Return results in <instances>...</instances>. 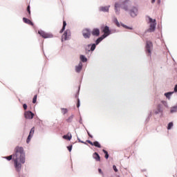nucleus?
Masks as SVG:
<instances>
[{"label":"nucleus","instance_id":"1","mask_svg":"<svg viewBox=\"0 0 177 177\" xmlns=\"http://www.w3.org/2000/svg\"><path fill=\"white\" fill-rule=\"evenodd\" d=\"M13 161L16 171L20 172V171H21V164L26 162V153H24V149H23V147H17L15 149Z\"/></svg>","mask_w":177,"mask_h":177},{"label":"nucleus","instance_id":"19","mask_svg":"<svg viewBox=\"0 0 177 177\" xmlns=\"http://www.w3.org/2000/svg\"><path fill=\"white\" fill-rule=\"evenodd\" d=\"M174 95V92H168L165 93V96L169 100L171 99V96Z\"/></svg>","mask_w":177,"mask_h":177},{"label":"nucleus","instance_id":"45","mask_svg":"<svg viewBox=\"0 0 177 177\" xmlns=\"http://www.w3.org/2000/svg\"><path fill=\"white\" fill-rule=\"evenodd\" d=\"M77 140L80 143H81V142H82V140H81V139H80L79 138H77Z\"/></svg>","mask_w":177,"mask_h":177},{"label":"nucleus","instance_id":"44","mask_svg":"<svg viewBox=\"0 0 177 177\" xmlns=\"http://www.w3.org/2000/svg\"><path fill=\"white\" fill-rule=\"evenodd\" d=\"M98 172H100V174H103V172L102 171V169H99Z\"/></svg>","mask_w":177,"mask_h":177},{"label":"nucleus","instance_id":"46","mask_svg":"<svg viewBox=\"0 0 177 177\" xmlns=\"http://www.w3.org/2000/svg\"><path fill=\"white\" fill-rule=\"evenodd\" d=\"M81 143H83L84 145H86V142L82 141Z\"/></svg>","mask_w":177,"mask_h":177},{"label":"nucleus","instance_id":"7","mask_svg":"<svg viewBox=\"0 0 177 177\" xmlns=\"http://www.w3.org/2000/svg\"><path fill=\"white\" fill-rule=\"evenodd\" d=\"M102 32H104V35H102V37H104V38H106V37H109L110 35V28L109 26H106L103 30Z\"/></svg>","mask_w":177,"mask_h":177},{"label":"nucleus","instance_id":"41","mask_svg":"<svg viewBox=\"0 0 177 177\" xmlns=\"http://www.w3.org/2000/svg\"><path fill=\"white\" fill-rule=\"evenodd\" d=\"M87 133L90 138H93V136L89 133V131H87Z\"/></svg>","mask_w":177,"mask_h":177},{"label":"nucleus","instance_id":"32","mask_svg":"<svg viewBox=\"0 0 177 177\" xmlns=\"http://www.w3.org/2000/svg\"><path fill=\"white\" fill-rule=\"evenodd\" d=\"M113 171H115V172H118V169H117V166L116 165H113Z\"/></svg>","mask_w":177,"mask_h":177},{"label":"nucleus","instance_id":"31","mask_svg":"<svg viewBox=\"0 0 177 177\" xmlns=\"http://www.w3.org/2000/svg\"><path fill=\"white\" fill-rule=\"evenodd\" d=\"M122 26L124 28H127V30H132V28L127 26V25H124V24H122Z\"/></svg>","mask_w":177,"mask_h":177},{"label":"nucleus","instance_id":"5","mask_svg":"<svg viewBox=\"0 0 177 177\" xmlns=\"http://www.w3.org/2000/svg\"><path fill=\"white\" fill-rule=\"evenodd\" d=\"M146 53H149V56L151 55V50H153V43L150 41H147L146 42Z\"/></svg>","mask_w":177,"mask_h":177},{"label":"nucleus","instance_id":"49","mask_svg":"<svg viewBox=\"0 0 177 177\" xmlns=\"http://www.w3.org/2000/svg\"><path fill=\"white\" fill-rule=\"evenodd\" d=\"M158 3H160L161 2V1L158 0Z\"/></svg>","mask_w":177,"mask_h":177},{"label":"nucleus","instance_id":"21","mask_svg":"<svg viewBox=\"0 0 177 177\" xmlns=\"http://www.w3.org/2000/svg\"><path fill=\"white\" fill-rule=\"evenodd\" d=\"M66 26H67V23L66 22V21H63V27L62 28V30L59 31L60 34H62L63 32V31H64V30H66Z\"/></svg>","mask_w":177,"mask_h":177},{"label":"nucleus","instance_id":"18","mask_svg":"<svg viewBox=\"0 0 177 177\" xmlns=\"http://www.w3.org/2000/svg\"><path fill=\"white\" fill-rule=\"evenodd\" d=\"M104 36H101L100 37H99L96 41H95V45H99V44H100V42H102V41H103V39H104Z\"/></svg>","mask_w":177,"mask_h":177},{"label":"nucleus","instance_id":"33","mask_svg":"<svg viewBox=\"0 0 177 177\" xmlns=\"http://www.w3.org/2000/svg\"><path fill=\"white\" fill-rule=\"evenodd\" d=\"M32 103H37V95H35L32 100Z\"/></svg>","mask_w":177,"mask_h":177},{"label":"nucleus","instance_id":"14","mask_svg":"<svg viewBox=\"0 0 177 177\" xmlns=\"http://www.w3.org/2000/svg\"><path fill=\"white\" fill-rule=\"evenodd\" d=\"M81 70H82V62H80L78 66H75L76 73H80Z\"/></svg>","mask_w":177,"mask_h":177},{"label":"nucleus","instance_id":"43","mask_svg":"<svg viewBox=\"0 0 177 177\" xmlns=\"http://www.w3.org/2000/svg\"><path fill=\"white\" fill-rule=\"evenodd\" d=\"M105 158L107 160V158H109V153H106V155H105Z\"/></svg>","mask_w":177,"mask_h":177},{"label":"nucleus","instance_id":"17","mask_svg":"<svg viewBox=\"0 0 177 177\" xmlns=\"http://www.w3.org/2000/svg\"><path fill=\"white\" fill-rule=\"evenodd\" d=\"M110 9V6H104V7H100V10L101 12H109V10Z\"/></svg>","mask_w":177,"mask_h":177},{"label":"nucleus","instance_id":"28","mask_svg":"<svg viewBox=\"0 0 177 177\" xmlns=\"http://www.w3.org/2000/svg\"><path fill=\"white\" fill-rule=\"evenodd\" d=\"M61 110H62V114H66V113L68 111L67 109H64V108H62Z\"/></svg>","mask_w":177,"mask_h":177},{"label":"nucleus","instance_id":"27","mask_svg":"<svg viewBox=\"0 0 177 177\" xmlns=\"http://www.w3.org/2000/svg\"><path fill=\"white\" fill-rule=\"evenodd\" d=\"M170 111H171V113H176V111H177V106H175L172 107Z\"/></svg>","mask_w":177,"mask_h":177},{"label":"nucleus","instance_id":"36","mask_svg":"<svg viewBox=\"0 0 177 177\" xmlns=\"http://www.w3.org/2000/svg\"><path fill=\"white\" fill-rule=\"evenodd\" d=\"M86 142L87 143H89V145H91V146H93V142H92L91 140H87Z\"/></svg>","mask_w":177,"mask_h":177},{"label":"nucleus","instance_id":"12","mask_svg":"<svg viewBox=\"0 0 177 177\" xmlns=\"http://www.w3.org/2000/svg\"><path fill=\"white\" fill-rule=\"evenodd\" d=\"M95 49H96V44H88L86 47V50H87L88 52H93V50H95Z\"/></svg>","mask_w":177,"mask_h":177},{"label":"nucleus","instance_id":"20","mask_svg":"<svg viewBox=\"0 0 177 177\" xmlns=\"http://www.w3.org/2000/svg\"><path fill=\"white\" fill-rule=\"evenodd\" d=\"M160 113H162V108L161 107V105H158L157 110L155 111L156 114H158Z\"/></svg>","mask_w":177,"mask_h":177},{"label":"nucleus","instance_id":"6","mask_svg":"<svg viewBox=\"0 0 177 177\" xmlns=\"http://www.w3.org/2000/svg\"><path fill=\"white\" fill-rule=\"evenodd\" d=\"M70 38H71V31L68 29L62 35V41H68Z\"/></svg>","mask_w":177,"mask_h":177},{"label":"nucleus","instance_id":"37","mask_svg":"<svg viewBox=\"0 0 177 177\" xmlns=\"http://www.w3.org/2000/svg\"><path fill=\"white\" fill-rule=\"evenodd\" d=\"M27 10H28V13H29V15H30V14L31 13V11L30 10V6H28Z\"/></svg>","mask_w":177,"mask_h":177},{"label":"nucleus","instance_id":"8","mask_svg":"<svg viewBox=\"0 0 177 177\" xmlns=\"http://www.w3.org/2000/svg\"><path fill=\"white\" fill-rule=\"evenodd\" d=\"M82 35H83L84 38H85V39L91 38V30L88 28H86V29L83 30Z\"/></svg>","mask_w":177,"mask_h":177},{"label":"nucleus","instance_id":"48","mask_svg":"<svg viewBox=\"0 0 177 177\" xmlns=\"http://www.w3.org/2000/svg\"><path fill=\"white\" fill-rule=\"evenodd\" d=\"M154 2H156V0H152L151 3H154Z\"/></svg>","mask_w":177,"mask_h":177},{"label":"nucleus","instance_id":"30","mask_svg":"<svg viewBox=\"0 0 177 177\" xmlns=\"http://www.w3.org/2000/svg\"><path fill=\"white\" fill-rule=\"evenodd\" d=\"M5 158H6V160H8V161H10V160H12V158L13 160V155H10L9 156H7Z\"/></svg>","mask_w":177,"mask_h":177},{"label":"nucleus","instance_id":"38","mask_svg":"<svg viewBox=\"0 0 177 177\" xmlns=\"http://www.w3.org/2000/svg\"><path fill=\"white\" fill-rule=\"evenodd\" d=\"M23 107L24 110H27V105L26 104H24Z\"/></svg>","mask_w":177,"mask_h":177},{"label":"nucleus","instance_id":"25","mask_svg":"<svg viewBox=\"0 0 177 177\" xmlns=\"http://www.w3.org/2000/svg\"><path fill=\"white\" fill-rule=\"evenodd\" d=\"M72 138H73V136H71V134H70V136L65 135V136H63L64 139H68V140H71Z\"/></svg>","mask_w":177,"mask_h":177},{"label":"nucleus","instance_id":"10","mask_svg":"<svg viewBox=\"0 0 177 177\" xmlns=\"http://www.w3.org/2000/svg\"><path fill=\"white\" fill-rule=\"evenodd\" d=\"M24 115L27 120H32L34 118V113L30 111L25 112Z\"/></svg>","mask_w":177,"mask_h":177},{"label":"nucleus","instance_id":"9","mask_svg":"<svg viewBox=\"0 0 177 177\" xmlns=\"http://www.w3.org/2000/svg\"><path fill=\"white\" fill-rule=\"evenodd\" d=\"M38 32L43 38H52L53 37L51 34L46 33L44 30H39Z\"/></svg>","mask_w":177,"mask_h":177},{"label":"nucleus","instance_id":"3","mask_svg":"<svg viewBox=\"0 0 177 177\" xmlns=\"http://www.w3.org/2000/svg\"><path fill=\"white\" fill-rule=\"evenodd\" d=\"M148 23L150 26L149 28L147 30V32H154L156 31V26H157V23L156 22V19L148 17Z\"/></svg>","mask_w":177,"mask_h":177},{"label":"nucleus","instance_id":"26","mask_svg":"<svg viewBox=\"0 0 177 177\" xmlns=\"http://www.w3.org/2000/svg\"><path fill=\"white\" fill-rule=\"evenodd\" d=\"M113 21L115 23L118 27L120 26V22H118V19H117V17H113Z\"/></svg>","mask_w":177,"mask_h":177},{"label":"nucleus","instance_id":"42","mask_svg":"<svg viewBox=\"0 0 177 177\" xmlns=\"http://www.w3.org/2000/svg\"><path fill=\"white\" fill-rule=\"evenodd\" d=\"M174 92H177V84L174 87Z\"/></svg>","mask_w":177,"mask_h":177},{"label":"nucleus","instance_id":"35","mask_svg":"<svg viewBox=\"0 0 177 177\" xmlns=\"http://www.w3.org/2000/svg\"><path fill=\"white\" fill-rule=\"evenodd\" d=\"M67 149H68V151H71V150H73V145H71L70 147H67Z\"/></svg>","mask_w":177,"mask_h":177},{"label":"nucleus","instance_id":"24","mask_svg":"<svg viewBox=\"0 0 177 177\" xmlns=\"http://www.w3.org/2000/svg\"><path fill=\"white\" fill-rule=\"evenodd\" d=\"M80 60H82L83 63H85L88 61V59H86V57L84 55H80Z\"/></svg>","mask_w":177,"mask_h":177},{"label":"nucleus","instance_id":"29","mask_svg":"<svg viewBox=\"0 0 177 177\" xmlns=\"http://www.w3.org/2000/svg\"><path fill=\"white\" fill-rule=\"evenodd\" d=\"M172 127H174V123L172 122H171L168 124L167 129H171V128H172Z\"/></svg>","mask_w":177,"mask_h":177},{"label":"nucleus","instance_id":"11","mask_svg":"<svg viewBox=\"0 0 177 177\" xmlns=\"http://www.w3.org/2000/svg\"><path fill=\"white\" fill-rule=\"evenodd\" d=\"M34 132H35V128L32 127L26 140V143H30V140H31V138H32Z\"/></svg>","mask_w":177,"mask_h":177},{"label":"nucleus","instance_id":"34","mask_svg":"<svg viewBox=\"0 0 177 177\" xmlns=\"http://www.w3.org/2000/svg\"><path fill=\"white\" fill-rule=\"evenodd\" d=\"M162 104H164L165 107H168V103L167 102L163 101Z\"/></svg>","mask_w":177,"mask_h":177},{"label":"nucleus","instance_id":"22","mask_svg":"<svg viewBox=\"0 0 177 177\" xmlns=\"http://www.w3.org/2000/svg\"><path fill=\"white\" fill-rule=\"evenodd\" d=\"M93 146L98 147V149H100V147H102V145H100V143H99V142L97 141H95L94 142H93Z\"/></svg>","mask_w":177,"mask_h":177},{"label":"nucleus","instance_id":"15","mask_svg":"<svg viewBox=\"0 0 177 177\" xmlns=\"http://www.w3.org/2000/svg\"><path fill=\"white\" fill-rule=\"evenodd\" d=\"M93 159L96 161H100V156H99V153L97 152H95L93 155Z\"/></svg>","mask_w":177,"mask_h":177},{"label":"nucleus","instance_id":"16","mask_svg":"<svg viewBox=\"0 0 177 177\" xmlns=\"http://www.w3.org/2000/svg\"><path fill=\"white\" fill-rule=\"evenodd\" d=\"M23 21L26 23V24H30V26H34V24L28 19L24 17Z\"/></svg>","mask_w":177,"mask_h":177},{"label":"nucleus","instance_id":"47","mask_svg":"<svg viewBox=\"0 0 177 177\" xmlns=\"http://www.w3.org/2000/svg\"><path fill=\"white\" fill-rule=\"evenodd\" d=\"M80 124H82V119H80Z\"/></svg>","mask_w":177,"mask_h":177},{"label":"nucleus","instance_id":"4","mask_svg":"<svg viewBox=\"0 0 177 177\" xmlns=\"http://www.w3.org/2000/svg\"><path fill=\"white\" fill-rule=\"evenodd\" d=\"M129 15L131 17H136V16L139 15V10L138 9V7H131L129 10Z\"/></svg>","mask_w":177,"mask_h":177},{"label":"nucleus","instance_id":"13","mask_svg":"<svg viewBox=\"0 0 177 177\" xmlns=\"http://www.w3.org/2000/svg\"><path fill=\"white\" fill-rule=\"evenodd\" d=\"M91 34L95 37H99V35H100V30H99V28H94Z\"/></svg>","mask_w":177,"mask_h":177},{"label":"nucleus","instance_id":"40","mask_svg":"<svg viewBox=\"0 0 177 177\" xmlns=\"http://www.w3.org/2000/svg\"><path fill=\"white\" fill-rule=\"evenodd\" d=\"M102 151H103V153H104L105 155L109 154V152H107V151H106L104 149H103Z\"/></svg>","mask_w":177,"mask_h":177},{"label":"nucleus","instance_id":"39","mask_svg":"<svg viewBox=\"0 0 177 177\" xmlns=\"http://www.w3.org/2000/svg\"><path fill=\"white\" fill-rule=\"evenodd\" d=\"M77 107H80V99L77 100Z\"/></svg>","mask_w":177,"mask_h":177},{"label":"nucleus","instance_id":"23","mask_svg":"<svg viewBox=\"0 0 177 177\" xmlns=\"http://www.w3.org/2000/svg\"><path fill=\"white\" fill-rule=\"evenodd\" d=\"M74 118V115H71L66 120V122H73V119Z\"/></svg>","mask_w":177,"mask_h":177},{"label":"nucleus","instance_id":"2","mask_svg":"<svg viewBox=\"0 0 177 177\" xmlns=\"http://www.w3.org/2000/svg\"><path fill=\"white\" fill-rule=\"evenodd\" d=\"M122 8L126 12L129 10V0H121V3H115V12L116 15H120V8Z\"/></svg>","mask_w":177,"mask_h":177}]
</instances>
